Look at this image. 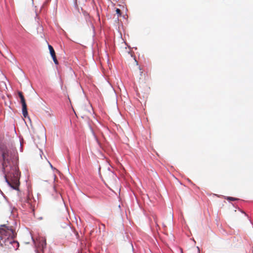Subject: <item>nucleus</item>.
Wrapping results in <instances>:
<instances>
[{"instance_id":"nucleus-1","label":"nucleus","mask_w":253,"mask_h":253,"mask_svg":"<svg viewBox=\"0 0 253 253\" xmlns=\"http://www.w3.org/2000/svg\"><path fill=\"white\" fill-rule=\"evenodd\" d=\"M2 156V169L6 181L12 188L17 189L20 184V172L18 168L15 165H11L10 159L11 154L8 150L5 149L3 150Z\"/></svg>"},{"instance_id":"nucleus-2","label":"nucleus","mask_w":253,"mask_h":253,"mask_svg":"<svg viewBox=\"0 0 253 253\" xmlns=\"http://www.w3.org/2000/svg\"><path fill=\"white\" fill-rule=\"evenodd\" d=\"M16 233L12 228L5 224L0 225V244L7 246L10 250H16L19 247V243L14 240Z\"/></svg>"},{"instance_id":"nucleus-3","label":"nucleus","mask_w":253,"mask_h":253,"mask_svg":"<svg viewBox=\"0 0 253 253\" xmlns=\"http://www.w3.org/2000/svg\"><path fill=\"white\" fill-rule=\"evenodd\" d=\"M18 95L21 99V102L22 103V114L23 116L26 118L28 116V111L27 109V105L26 103V101L24 98V95H23V93L21 91H19Z\"/></svg>"},{"instance_id":"nucleus-4","label":"nucleus","mask_w":253,"mask_h":253,"mask_svg":"<svg viewBox=\"0 0 253 253\" xmlns=\"http://www.w3.org/2000/svg\"><path fill=\"white\" fill-rule=\"evenodd\" d=\"M32 202L33 200L32 198L30 197V196L29 194L27 196L26 199L25 200V203L27 204V207H28L31 209H32L33 207L32 205Z\"/></svg>"},{"instance_id":"nucleus-5","label":"nucleus","mask_w":253,"mask_h":253,"mask_svg":"<svg viewBox=\"0 0 253 253\" xmlns=\"http://www.w3.org/2000/svg\"><path fill=\"white\" fill-rule=\"evenodd\" d=\"M48 48H49L50 53L51 54V57H53V56H56L55 52L54 51V50L53 47L50 45H48Z\"/></svg>"},{"instance_id":"nucleus-6","label":"nucleus","mask_w":253,"mask_h":253,"mask_svg":"<svg viewBox=\"0 0 253 253\" xmlns=\"http://www.w3.org/2000/svg\"><path fill=\"white\" fill-rule=\"evenodd\" d=\"M116 13H117V15H118V17H120V16H121V15H122V12H121V10H120V9H119V8H117V9H116Z\"/></svg>"},{"instance_id":"nucleus-7","label":"nucleus","mask_w":253,"mask_h":253,"mask_svg":"<svg viewBox=\"0 0 253 253\" xmlns=\"http://www.w3.org/2000/svg\"><path fill=\"white\" fill-rule=\"evenodd\" d=\"M227 200L228 201H235V200H237L238 199L232 197H228L227 198Z\"/></svg>"},{"instance_id":"nucleus-8","label":"nucleus","mask_w":253,"mask_h":253,"mask_svg":"<svg viewBox=\"0 0 253 253\" xmlns=\"http://www.w3.org/2000/svg\"><path fill=\"white\" fill-rule=\"evenodd\" d=\"M52 59H53V61H54V63H55V64H58V61H57V59H56V56H53V57H52Z\"/></svg>"},{"instance_id":"nucleus-9","label":"nucleus","mask_w":253,"mask_h":253,"mask_svg":"<svg viewBox=\"0 0 253 253\" xmlns=\"http://www.w3.org/2000/svg\"><path fill=\"white\" fill-rule=\"evenodd\" d=\"M46 241L45 240H43L42 244V248H44L46 246Z\"/></svg>"}]
</instances>
